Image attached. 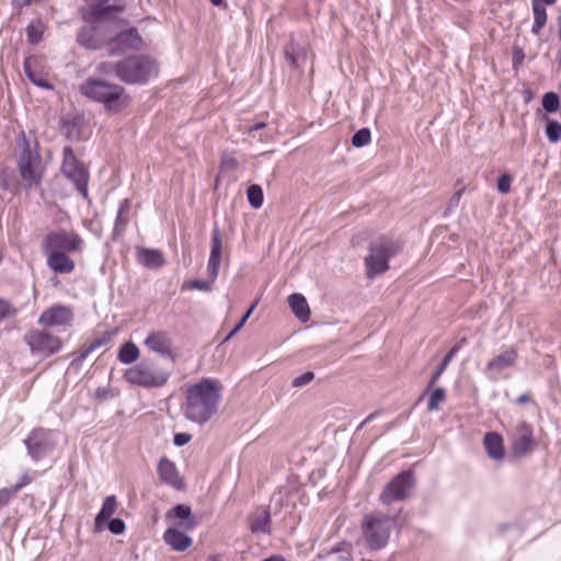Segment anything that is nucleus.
I'll list each match as a JSON object with an SVG mask.
<instances>
[{
    "label": "nucleus",
    "instance_id": "nucleus-1",
    "mask_svg": "<svg viewBox=\"0 0 561 561\" xmlns=\"http://www.w3.org/2000/svg\"><path fill=\"white\" fill-rule=\"evenodd\" d=\"M220 399V382L203 378L187 389L184 415L194 423L204 424L217 412Z\"/></svg>",
    "mask_w": 561,
    "mask_h": 561
},
{
    "label": "nucleus",
    "instance_id": "nucleus-2",
    "mask_svg": "<svg viewBox=\"0 0 561 561\" xmlns=\"http://www.w3.org/2000/svg\"><path fill=\"white\" fill-rule=\"evenodd\" d=\"M87 99L104 105L107 112H118L126 105L125 89L101 78L90 77L79 85Z\"/></svg>",
    "mask_w": 561,
    "mask_h": 561
},
{
    "label": "nucleus",
    "instance_id": "nucleus-3",
    "mask_svg": "<svg viewBox=\"0 0 561 561\" xmlns=\"http://www.w3.org/2000/svg\"><path fill=\"white\" fill-rule=\"evenodd\" d=\"M394 524V517L380 511L365 515L360 528L366 546L375 551L383 549L389 542Z\"/></svg>",
    "mask_w": 561,
    "mask_h": 561
},
{
    "label": "nucleus",
    "instance_id": "nucleus-4",
    "mask_svg": "<svg viewBox=\"0 0 561 561\" xmlns=\"http://www.w3.org/2000/svg\"><path fill=\"white\" fill-rule=\"evenodd\" d=\"M157 73V64L146 56H129L117 61V78L127 84H144Z\"/></svg>",
    "mask_w": 561,
    "mask_h": 561
},
{
    "label": "nucleus",
    "instance_id": "nucleus-5",
    "mask_svg": "<svg viewBox=\"0 0 561 561\" xmlns=\"http://www.w3.org/2000/svg\"><path fill=\"white\" fill-rule=\"evenodd\" d=\"M401 250L398 242L380 238L370 243L369 254L365 257L367 276L369 278L385 273L389 268V260L397 255Z\"/></svg>",
    "mask_w": 561,
    "mask_h": 561
},
{
    "label": "nucleus",
    "instance_id": "nucleus-6",
    "mask_svg": "<svg viewBox=\"0 0 561 561\" xmlns=\"http://www.w3.org/2000/svg\"><path fill=\"white\" fill-rule=\"evenodd\" d=\"M169 376L168 371L148 359L128 368L124 374L129 383L144 388H160L167 383Z\"/></svg>",
    "mask_w": 561,
    "mask_h": 561
},
{
    "label": "nucleus",
    "instance_id": "nucleus-7",
    "mask_svg": "<svg viewBox=\"0 0 561 561\" xmlns=\"http://www.w3.org/2000/svg\"><path fill=\"white\" fill-rule=\"evenodd\" d=\"M21 154L18 159V169L23 181L30 185L38 186L43 179L42 158L37 152L31 150L30 142L24 131L20 134Z\"/></svg>",
    "mask_w": 561,
    "mask_h": 561
},
{
    "label": "nucleus",
    "instance_id": "nucleus-8",
    "mask_svg": "<svg viewBox=\"0 0 561 561\" xmlns=\"http://www.w3.org/2000/svg\"><path fill=\"white\" fill-rule=\"evenodd\" d=\"M116 19L93 18L88 25L81 27L77 34V42L87 49H99L105 43L110 42L111 36L106 34L111 25L116 24Z\"/></svg>",
    "mask_w": 561,
    "mask_h": 561
},
{
    "label": "nucleus",
    "instance_id": "nucleus-9",
    "mask_svg": "<svg viewBox=\"0 0 561 561\" xmlns=\"http://www.w3.org/2000/svg\"><path fill=\"white\" fill-rule=\"evenodd\" d=\"M27 455L34 462L49 456L57 446V435L51 430L34 428L23 440Z\"/></svg>",
    "mask_w": 561,
    "mask_h": 561
},
{
    "label": "nucleus",
    "instance_id": "nucleus-10",
    "mask_svg": "<svg viewBox=\"0 0 561 561\" xmlns=\"http://www.w3.org/2000/svg\"><path fill=\"white\" fill-rule=\"evenodd\" d=\"M415 486V477L413 471L407 470L394 476L383 488L379 495V501L383 505H390L394 502H401L409 499Z\"/></svg>",
    "mask_w": 561,
    "mask_h": 561
},
{
    "label": "nucleus",
    "instance_id": "nucleus-11",
    "mask_svg": "<svg viewBox=\"0 0 561 561\" xmlns=\"http://www.w3.org/2000/svg\"><path fill=\"white\" fill-rule=\"evenodd\" d=\"M84 241L75 231L57 229L48 232L42 241V251L81 253Z\"/></svg>",
    "mask_w": 561,
    "mask_h": 561
},
{
    "label": "nucleus",
    "instance_id": "nucleus-12",
    "mask_svg": "<svg viewBox=\"0 0 561 561\" xmlns=\"http://www.w3.org/2000/svg\"><path fill=\"white\" fill-rule=\"evenodd\" d=\"M61 172L75 184L83 198H88L89 173L83 163L77 159L72 148L69 146H66L62 150Z\"/></svg>",
    "mask_w": 561,
    "mask_h": 561
},
{
    "label": "nucleus",
    "instance_id": "nucleus-13",
    "mask_svg": "<svg viewBox=\"0 0 561 561\" xmlns=\"http://www.w3.org/2000/svg\"><path fill=\"white\" fill-rule=\"evenodd\" d=\"M24 341L30 347L31 353L42 357H48L62 347L61 340L45 331L31 330L24 335Z\"/></svg>",
    "mask_w": 561,
    "mask_h": 561
},
{
    "label": "nucleus",
    "instance_id": "nucleus-14",
    "mask_svg": "<svg viewBox=\"0 0 561 561\" xmlns=\"http://www.w3.org/2000/svg\"><path fill=\"white\" fill-rule=\"evenodd\" d=\"M73 321L72 310L64 305H54L39 316L37 323L43 327H69Z\"/></svg>",
    "mask_w": 561,
    "mask_h": 561
},
{
    "label": "nucleus",
    "instance_id": "nucleus-15",
    "mask_svg": "<svg viewBox=\"0 0 561 561\" xmlns=\"http://www.w3.org/2000/svg\"><path fill=\"white\" fill-rule=\"evenodd\" d=\"M536 446L534 432L530 424L520 422L515 430L512 443V450L515 456L523 457L530 453Z\"/></svg>",
    "mask_w": 561,
    "mask_h": 561
},
{
    "label": "nucleus",
    "instance_id": "nucleus-16",
    "mask_svg": "<svg viewBox=\"0 0 561 561\" xmlns=\"http://www.w3.org/2000/svg\"><path fill=\"white\" fill-rule=\"evenodd\" d=\"M89 7L80 10L81 16L85 22L92 19H117V14L123 11L122 7L104 5L108 0H84Z\"/></svg>",
    "mask_w": 561,
    "mask_h": 561
},
{
    "label": "nucleus",
    "instance_id": "nucleus-17",
    "mask_svg": "<svg viewBox=\"0 0 561 561\" xmlns=\"http://www.w3.org/2000/svg\"><path fill=\"white\" fill-rule=\"evenodd\" d=\"M222 252L221 232L217 226L214 227L211 233V247L207 264L208 276L215 282L219 274Z\"/></svg>",
    "mask_w": 561,
    "mask_h": 561
},
{
    "label": "nucleus",
    "instance_id": "nucleus-18",
    "mask_svg": "<svg viewBox=\"0 0 561 561\" xmlns=\"http://www.w3.org/2000/svg\"><path fill=\"white\" fill-rule=\"evenodd\" d=\"M517 358L518 354L514 347L506 348L488 362L485 371L493 375L492 379H496L502 371L514 366Z\"/></svg>",
    "mask_w": 561,
    "mask_h": 561
},
{
    "label": "nucleus",
    "instance_id": "nucleus-19",
    "mask_svg": "<svg viewBox=\"0 0 561 561\" xmlns=\"http://www.w3.org/2000/svg\"><path fill=\"white\" fill-rule=\"evenodd\" d=\"M167 519L182 530H193L196 527L195 518L191 507L184 504H178L167 513Z\"/></svg>",
    "mask_w": 561,
    "mask_h": 561
},
{
    "label": "nucleus",
    "instance_id": "nucleus-20",
    "mask_svg": "<svg viewBox=\"0 0 561 561\" xmlns=\"http://www.w3.org/2000/svg\"><path fill=\"white\" fill-rule=\"evenodd\" d=\"M46 255L47 266L57 274H70L75 271L76 263L64 252L43 251Z\"/></svg>",
    "mask_w": 561,
    "mask_h": 561
},
{
    "label": "nucleus",
    "instance_id": "nucleus-21",
    "mask_svg": "<svg viewBox=\"0 0 561 561\" xmlns=\"http://www.w3.org/2000/svg\"><path fill=\"white\" fill-rule=\"evenodd\" d=\"M157 471L160 480L163 483L170 485L175 490H181L183 488L184 484L179 474L176 466L170 459L165 457L161 458L158 463Z\"/></svg>",
    "mask_w": 561,
    "mask_h": 561
},
{
    "label": "nucleus",
    "instance_id": "nucleus-22",
    "mask_svg": "<svg viewBox=\"0 0 561 561\" xmlns=\"http://www.w3.org/2000/svg\"><path fill=\"white\" fill-rule=\"evenodd\" d=\"M171 340L167 332L157 331L150 333L146 340L145 345L152 352L161 356H170L172 353Z\"/></svg>",
    "mask_w": 561,
    "mask_h": 561
},
{
    "label": "nucleus",
    "instance_id": "nucleus-23",
    "mask_svg": "<svg viewBox=\"0 0 561 561\" xmlns=\"http://www.w3.org/2000/svg\"><path fill=\"white\" fill-rule=\"evenodd\" d=\"M178 527H170L163 534V540L175 551H185L192 546V538Z\"/></svg>",
    "mask_w": 561,
    "mask_h": 561
},
{
    "label": "nucleus",
    "instance_id": "nucleus-24",
    "mask_svg": "<svg viewBox=\"0 0 561 561\" xmlns=\"http://www.w3.org/2000/svg\"><path fill=\"white\" fill-rule=\"evenodd\" d=\"M483 446L489 458L502 460L505 456L503 437L496 432H489L483 437Z\"/></svg>",
    "mask_w": 561,
    "mask_h": 561
},
{
    "label": "nucleus",
    "instance_id": "nucleus-25",
    "mask_svg": "<svg viewBox=\"0 0 561 561\" xmlns=\"http://www.w3.org/2000/svg\"><path fill=\"white\" fill-rule=\"evenodd\" d=\"M252 533H271V515L266 508H257L249 518Z\"/></svg>",
    "mask_w": 561,
    "mask_h": 561
},
{
    "label": "nucleus",
    "instance_id": "nucleus-26",
    "mask_svg": "<svg viewBox=\"0 0 561 561\" xmlns=\"http://www.w3.org/2000/svg\"><path fill=\"white\" fill-rule=\"evenodd\" d=\"M110 36V42L114 41L123 49H138L141 45V37L135 28L122 31L115 35Z\"/></svg>",
    "mask_w": 561,
    "mask_h": 561
},
{
    "label": "nucleus",
    "instance_id": "nucleus-27",
    "mask_svg": "<svg viewBox=\"0 0 561 561\" xmlns=\"http://www.w3.org/2000/svg\"><path fill=\"white\" fill-rule=\"evenodd\" d=\"M288 305L298 320L307 322L310 319V308L307 299L301 294H291Z\"/></svg>",
    "mask_w": 561,
    "mask_h": 561
},
{
    "label": "nucleus",
    "instance_id": "nucleus-28",
    "mask_svg": "<svg viewBox=\"0 0 561 561\" xmlns=\"http://www.w3.org/2000/svg\"><path fill=\"white\" fill-rule=\"evenodd\" d=\"M35 62V60L31 57L26 58L23 62V70H24V73L26 76V78L35 85L42 88V89H46V90H51L53 89V84H50L42 73L39 72H36L33 70V64Z\"/></svg>",
    "mask_w": 561,
    "mask_h": 561
},
{
    "label": "nucleus",
    "instance_id": "nucleus-29",
    "mask_svg": "<svg viewBox=\"0 0 561 561\" xmlns=\"http://www.w3.org/2000/svg\"><path fill=\"white\" fill-rule=\"evenodd\" d=\"M139 261L150 268L161 267L165 263L161 251L154 249H141L139 251Z\"/></svg>",
    "mask_w": 561,
    "mask_h": 561
},
{
    "label": "nucleus",
    "instance_id": "nucleus-30",
    "mask_svg": "<svg viewBox=\"0 0 561 561\" xmlns=\"http://www.w3.org/2000/svg\"><path fill=\"white\" fill-rule=\"evenodd\" d=\"M466 342L465 339L460 340L458 343H456L449 351L448 353L445 355L443 362L440 363L439 367L437 368V370L432 375L431 379H430V382H428V386L427 388H432L436 382L437 380L439 379V377L442 376V374L445 371V369L448 367L449 363L453 360V358L455 357V355L459 352V350L461 348L462 344Z\"/></svg>",
    "mask_w": 561,
    "mask_h": 561
},
{
    "label": "nucleus",
    "instance_id": "nucleus-31",
    "mask_svg": "<svg viewBox=\"0 0 561 561\" xmlns=\"http://www.w3.org/2000/svg\"><path fill=\"white\" fill-rule=\"evenodd\" d=\"M130 207V201L128 198H124L121 201L117 216L115 220V226L113 229V236L116 237L121 234L129 222L128 211Z\"/></svg>",
    "mask_w": 561,
    "mask_h": 561
},
{
    "label": "nucleus",
    "instance_id": "nucleus-32",
    "mask_svg": "<svg viewBox=\"0 0 561 561\" xmlns=\"http://www.w3.org/2000/svg\"><path fill=\"white\" fill-rule=\"evenodd\" d=\"M117 508V501L114 495H110L105 497L101 511L95 516V526L100 528L104 523H106L111 516L115 513Z\"/></svg>",
    "mask_w": 561,
    "mask_h": 561
},
{
    "label": "nucleus",
    "instance_id": "nucleus-33",
    "mask_svg": "<svg viewBox=\"0 0 561 561\" xmlns=\"http://www.w3.org/2000/svg\"><path fill=\"white\" fill-rule=\"evenodd\" d=\"M533 14H534V24L531 26V33L534 35H539L542 27L547 23V11L542 3L533 1Z\"/></svg>",
    "mask_w": 561,
    "mask_h": 561
},
{
    "label": "nucleus",
    "instance_id": "nucleus-34",
    "mask_svg": "<svg viewBox=\"0 0 561 561\" xmlns=\"http://www.w3.org/2000/svg\"><path fill=\"white\" fill-rule=\"evenodd\" d=\"M285 57L289 66L297 69L306 60V53L302 48L291 43L285 50Z\"/></svg>",
    "mask_w": 561,
    "mask_h": 561
},
{
    "label": "nucleus",
    "instance_id": "nucleus-35",
    "mask_svg": "<svg viewBox=\"0 0 561 561\" xmlns=\"http://www.w3.org/2000/svg\"><path fill=\"white\" fill-rule=\"evenodd\" d=\"M139 356V350L133 342H127L119 348L117 358L123 364H131Z\"/></svg>",
    "mask_w": 561,
    "mask_h": 561
},
{
    "label": "nucleus",
    "instance_id": "nucleus-36",
    "mask_svg": "<svg viewBox=\"0 0 561 561\" xmlns=\"http://www.w3.org/2000/svg\"><path fill=\"white\" fill-rule=\"evenodd\" d=\"M44 31L45 26L39 20L31 22L26 27L27 42L33 45L38 44L43 38Z\"/></svg>",
    "mask_w": 561,
    "mask_h": 561
},
{
    "label": "nucleus",
    "instance_id": "nucleus-37",
    "mask_svg": "<svg viewBox=\"0 0 561 561\" xmlns=\"http://www.w3.org/2000/svg\"><path fill=\"white\" fill-rule=\"evenodd\" d=\"M107 341H108V337H106L105 335L102 336V337L93 340L91 343H89L88 345H84L80 350V353H79L78 357L73 362L75 363H82L83 360H85L88 358V356L92 352H94L95 350H98L99 347L104 345Z\"/></svg>",
    "mask_w": 561,
    "mask_h": 561
},
{
    "label": "nucleus",
    "instance_id": "nucleus-38",
    "mask_svg": "<svg viewBox=\"0 0 561 561\" xmlns=\"http://www.w3.org/2000/svg\"><path fill=\"white\" fill-rule=\"evenodd\" d=\"M248 202L249 204L257 209L263 205V190L257 184H252L249 186L247 191Z\"/></svg>",
    "mask_w": 561,
    "mask_h": 561
},
{
    "label": "nucleus",
    "instance_id": "nucleus-39",
    "mask_svg": "<svg viewBox=\"0 0 561 561\" xmlns=\"http://www.w3.org/2000/svg\"><path fill=\"white\" fill-rule=\"evenodd\" d=\"M446 400V391L444 388H436L432 391L428 401H427V410L436 411L439 409V405Z\"/></svg>",
    "mask_w": 561,
    "mask_h": 561
},
{
    "label": "nucleus",
    "instance_id": "nucleus-40",
    "mask_svg": "<svg viewBox=\"0 0 561 561\" xmlns=\"http://www.w3.org/2000/svg\"><path fill=\"white\" fill-rule=\"evenodd\" d=\"M542 107L548 113H554L560 108L559 95L554 92H547L542 96Z\"/></svg>",
    "mask_w": 561,
    "mask_h": 561
},
{
    "label": "nucleus",
    "instance_id": "nucleus-41",
    "mask_svg": "<svg viewBox=\"0 0 561 561\" xmlns=\"http://www.w3.org/2000/svg\"><path fill=\"white\" fill-rule=\"evenodd\" d=\"M546 135L551 142H558L561 139V124L558 121L548 119Z\"/></svg>",
    "mask_w": 561,
    "mask_h": 561
},
{
    "label": "nucleus",
    "instance_id": "nucleus-42",
    "mask_svg": "<svg viewBox=\"0 0 561 561\" xmlns=\"http://www.w3.org/2000/svg\"><path fill=\"white\" fill-rule=\"evenodd\" d=\"M371 134L368 128L357 130L352 137V145L356 148H362L370 142Z\"/></svg>",
    "mask_w": 561,
    "mask_h": 561
},
{
    "label": "nucleus",
    "instance_id": "nucleus-43",
    "mask_svg": "<svg viewBox=\"0 0 561 561\" xmlns=\"http://www.w3.org/2000/svg\"><path fill=\"white\" fill-rule=\"evenodd\" d=\"M213 283L214 282H211V280L207 282V280H202V279H193L187 283H184L182 286V289L183 290L196 289V290H202V291H210Z\"/></svg>",
    "mask_w": 561,
    "mask_h": 561
},
{
    "label": "nucleus",
    "instance_id": "nucleus-44",
    "mask_svg": "<svg viewBox=\"0 0 561 561\" xmlns=\"http://www.w3.org/2000/svg\"><path fill=\"white\" fill-rule=\"evenodd\" d=\"M16 314V308L7 299L0 298V322L9 318H14Z\"/></svg>",
    "mask_w": 561,
    "mask_h": 561
},
{
    "label": "nucleus",
    "instance_id": "nucleus-45",
    "mask_svg": "<svg viewBox=\"0 0 561 561\" xmlns=\"http://www.w3.org/2000/svg\"><path fill=\"white\" fill-rule=\"evenodd\" d=\"M37 474V472H33V474L28 471V470H25L21 477L19 478L18 482L10 486L12 489V491L15 493V495L26 485H28L34 477Z\"/></svg>",
    "mask_w": 561,
    "mask_h": 561
},
{
    "label": "nucleus",
    "instance_id": "nucleus-46",
    "mask_svg": "<svg viewBox=\"0 0 561 561\" xmlns=\"http://www.w3.org/2000/svg\"><path fill=\"white\" fill-rule=\"evenodd\" d=\"M95 71L100 75L110 76L115 75L117 77V62L103 61L95 66Z\"/></svg>",
    "mask_w": 561,
    "mask_h": 561
},
{
    "label": "nucleus",
    "instance_id": "nucleus-47",
    "mask_svg": "<svg viewBox=\"0 0 561 561\" xmlns=\"http://www.w3.org/2000/svg\"><path fill=\"white\" fill-rule=\"evenodd\" d=\"M257 305V301H254L250 308L247 310V312L243 314V317L240 319V321L234 325V328L231 330V332L226 337V341L232 337L248 321L249 317L252 314L253 310L255 309Z\"/></svg>",
    "mask_w": 561,
    "mask_h": 561
},
{
    "label": "nucleus",
    "instance_id": "nucleus-48",
    "mask_svg": "<svg viewBox=\"0 0 561 561\" xmlns=\"http://www.w3.org/2000/svg\"><path fill=\"white\" fill-rule=\"evenodd\" d=\"M313 378H314V374L312 371H306L302 375L294 378L291 381V386L294 388H301V387L308 385L309 382H311L313 380Z\"/></svg>",
    "mask_w": 561,
    "mask_h": 561
},
{
    "label": "nucleus",
    "instance_id": "nucleus-49",
    "mask_svg": "<svg viewBox=\"0 0 561 561\" xmlns=\"http://www.w3.org/2000/svg\"><path fill=\"white\" fill-rule=\"evenodd\" d=\"M512 181L513 179L510 174H502L497 179V191L502 194L508 193L511 191Z\"/></svg>",
    "mask_w": 561,
    "mask_h": 561
},
{
    "label": "nucleus",
    "instance_id": "nucleus-50",
    "mask_svg": "<svg viewBox=\"0 0 561 561\" xmlns=\"http://www.w3.org/2000/svg\"><path fill=\"white\" fill-rule=\"evenodd\" d=\"M107 528L112 534L119 535L125 531V523L121 518H113L107 520Z\"/></svg>",
    "mask_w": 561,
    "mask_h": 561
},
{
    "label": "nucleus",
    "instance_id": "nucleus-51",
    "mask_svg": "<svg viewBox=\"0 0 561 561\" xmlns=\"http://www.w3.org/2000/svg\"><path fill=\"white\" fill-rule=\"evenodd\" d=\"M220 165L224 170H234L238 165V161L230 153H222Z\"/></svg>",
    "mask_w": 561,
    "mask_h": 561
},
{
    "label": "nucleus",
    "instance_id": "nucleus-52",
    "mask_svg": "<svg viewBox=\"0 0 561 561\" xmlns=\"http://www.w3.org/2000/svg\"><path fill=\"white\" fill-rule=\"evenodd\" d=\"M14 496L15 493L10 486L0 489V508L8 506Z\"/></svg>",
    "mask_w": 561,
    "mask_h": 561
},
{
    "label": "nucleus",
    "instance_id": "nucleus-53",
    "mask_svg": "<svg viewBox=\"0 0 561 561\" xmlns=\"http://www.w3.org/2000/svg\"><path fill=\"white\" fill-rule=\"evenodd\" d=\"M64 131L67 138L75 140L79 138V128L73 123H67L64 125Z\"/></svg>",
    "mask_w": 561,
    "mask_h": 561
},
{
    "label": "nucleus",
    "instance_id": "nucleus-54",
    "mask_svg": "<svg viewBox=\"0 0 561 561\" xmlns=\"http://www.w3.org/2000/svg\"><path fill=\"white\" fill-rule=\"evenodd\" d=\"M524 58V50L520 47H514L512 56L513 68H518L523 64Z\"/></svg>",
    "mask_w": 561,
    "mask_h": 561
},
{
    "label": "nucleus",
    "instance_id": "nucleus-55",
    "mask_svg": "<svg viewBox=\"0 0 561 561\" xmlns=\"http://www.w3.org/2000/svg\"><path fill=\"white\" fill-rule=\"evenodd\" d=\"M192 436L187 433H176L173 437V443L178 447L186 445L191 440Z\"/></svg>",
    "mask_w": 561,
    "mask_h": 561
},
{
    "label": "nucleus",
    "instance_id": "nucleus-56",
    "mask_svg": "<svg viewBox=\"0 0 561 561\" xmlns=\"http://www.w3.org/2000/svg\"><path fill=\"white\" fill-rule=\"evenodd\" d=\"M462 192H463V188H460L450 198L449 201V204H448V207H447V210H451L454 208H456L458 205H459V201L461 198V195H462Z\"/></svg>",
    "mask_w": 561,
    "mask_h": 561
},
{
    "label": "nucleus",
    "instance_id": "nucleus-57",
    "mask_svg": "<svg viewBox=\"0 0 561 561\" xmlns=\"http://www.w3.org/2000/svg\"><path fill=\"white\" fill-rule=\"evenodd\" d=\"M32 0H12V7L14 9H22L23 7L28 5Z\"/></svg>",
    "mask_w": 561,
    "mask_h": 561
},
{
    "label": "nucleus",
    "instance_id": "nucleus-58",
    "mask_svg": "<svg viewBox=\"0 0 561 561\" xmlns=\"http://www.w3.org/2000/svg\"><path fill=\"white\" fill-rule=\"evenodd\" d=\"M107 389L105 388H98L94 392L95 398L98 399H106L107 398Z\"/></svg>",
    "mask_w": 561,
    "mask_h": 561
},
{
    "label": "nucleus",
    "instance_id": "nucleus-59",
    "mask_svg": "<svg viewBox=\"0 0 561 561\" xmlns=\"http://www.w3.org/2000/svg\"><path fill=\"white\" fill-rule=\"evenodd\" d=\"M530 402V397L527 394V393H523L520 394L517 399H516V403L517 404H527Z\"/></svg>",
    "mask_w": 561,
    "mask_h": 561
},
{
    "label": "nucleus",
    "instance_id": "nucleus-60",
    "mask_svg": "<svg viewBox=\"0 0 561 561\" xmlns=\"http://www.w3.org/2000/svg\"><path fill=\"white\" fill-rule=\"evenodd\" d=\"M378 414V412H373L370 413L368 416H366V419L360 423V425L358 426V430L362 428L364 425H366L367 423H369L370 421H373L376 415Z\"/></svg>",
    "mask_w": 561,
    "mask_h": 561
},
{
    "label": "nucleus",
    "instance_id": "nucleus-61",
    "mask_svg": "<svg viewBox=\"0 0 561 561\" xmlns=\"http://www.w3.org/2000/svg\"><path fill=\"white\" fill-rule=\"evenodd\" d=\"M264 126H265V124H264V123H256V124H254V125L251 127V129H252V130H257V129L263 128Z\"/></svg>",
    "mask_w": 561,
    "mask_h": 561
},
{
    "label": "nucleus",
    "instance_id": "nucleus-62",
    "mask_svg": "<svg viewBox=\"0 0 561 561\" xmlns=\"http://www.w3.org/2000/svg\"><path fill=\"white\" fill-rule=\"evenodd\" d=\"M209 1L211 2L213 5H216V7H219L224 2V0H209Z\"/></svg>",
    "mask_w": 561,
    "mask_h": 561
}]
</instances>
